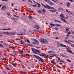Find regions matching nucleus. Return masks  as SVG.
Masks as SVG:
<instances>
[{
    "label": "nucleus",
    "mask_w": 74,
    "mask_h": 74,
    "mask_svg": "<svg viewBox=\"0 0 74 74\" xmlns=\"http://www.w3.org/2000/svg\"><path fill=\"white\" fill-rule=\"evenodd\" d=\"M34 56L38 59L39 60H40V61H41V62H42V63L43 62H44V60H43V59H42L41 57L37 56H36V55H34Z\"/></svg>",
    "instance_id": "1"
},
{
    "label": "nucleus",
    "mask_w": 74,
    "mask_h": 74,
    "mask_svg": "<svg viewBox=\"0 0 74 74\" xmlns=\"http://www.w3.org/2000/svg\"><path fill=\"white\" fill-rule=\"evenodd\" d=\"M40 42H42V44H47L48 43V41L46 39H41L39 40Z\"/></svg>",
    "instance_id": "2"
},
{
    "label": "nucleus",
    "mask_w": 74,
    "mask_h": 74,
    "mask_svg": "<svg viewBox=\"0 0 74 74\" xmlns=\"http://www.w3.org/2000/svg\"><path fill=\"white\" fill-rule=\"evenodd\" d=\"M42 5L44 7H45V8H48V9H51V7L50 6L48 5H46V6L44 5L42 3H41Z\"/></svg>",
    "instance_id": "3"
},
{
    "label": "nucleus",
    "mask_w": 74,
    "mask_h": 74,
    "mask_svg": "<svg viewBox=\"0 0 74 74\" xmlns=\"http://www.w3.org/2000/svg\"><path fill=\"white\" fill-rule=\"evenodd\" d=\"M39 55H40V56L42 57V56L43 57H44L45 58H49V56L48 55L46 56V55H42L41 54H39Z\"/></svg>",
    "instance_id": "4"
},
{
    "label": "nucleus",
    "mask_w": 74,
    "mask_h": 74,
    "mask_svg": "<svg viewBox=\"0 0 74 74\" xmlns=\"http://www.w3.org/2000/svg\"><path fill=\"white\" fill-rule=\"evenodd\" d=\"M31 49L32 51H36V52H38L39 53H41V52H40V51L34 49V48H31Z\"/></svg>",
    "instance_id": "5"
},
{
    "label": "nucleus",
    "mask_w": 74,
    "mask_h": 74,
    "mask_svg": "<svg viewBox=\"0 0 74 74\" xmlns=\"http://www.w3.org/2000/svg\"><path fill=\"white\" fill-rule=\"evenodd\" d=\"M50 25H51V26H55L58 27H59V26H61V25H59V24L55 25L54 24H53L52 23H51L50 24Z\"/></svg>",
    "instance_id": "6"
},
{
    "label": "nucleus",
    "mask_w": 74,
    "mask_h": 74,
    "mask_svg": "<svg viewBox=\"0 0 74 74\" xmlns=\"http://www.w3.org/2000/svg\"><path fill=\"white\" fill-rule=\"evenodd\" d=\"M59 16L61 18V19H62V18H64V19H66V17H64V16H63V15L62 14H60Z\"/></svg>",
    "instance_id": "7"
},
{
    "label": "nucleus",
    "mask_w": 74,
    "mask_h": 74,
    "mask_svg": "<svg viewBox=\"0 0 74 74\" xmlns=\"http://www.w3.org/2000/svg\"><path fill=\"white\" fill-rule=\"evenodd\" d=\"M11 19L12 20V21L14 20V21L15 22L17 23L18 21V18H11Z\"/></svg>",
    "instance_id": "8"
},
{
    "label": "nucleus",
    "mask_w": 74,
    "mask_h": 74,
    "mask_svg": "<svg viewBox=\"0 0 74 74\" xmlns=\"http://www.w3.org/2000/svg\"><path fill=\"white\" fill-rule=\"evenodd\" d=\"M33 40L36 43V44H37V45H38V44H39V42L36 39H34Z\"/></svg>",
    "instance_id": "9"
},
{
    "label": "nucleus",
    "mask_w": 74,
    "mask_h": 74,
    "mask_svg": "<svg viewBox=\"0 0 74 74\" xmlns=\"http://www.w3.org/2000/svg\"><path fill=\"white\" fill-rule=\"evenodd\" d=\"M9 34H10V35H15L16 34V33L14 32H10Z\"/></svg>",
    "instance_id": "10"
},
{
    "label": "nucleus",
    "mask_w": 74,
    "mask_h": 74,
    "mask_svg": "<svg viewBox=\"0 0 74 74\" xmlns=\"http://www.w3.org/2000/svg\"><path fill=\"white\" fill-rule=\"evenodd\" d=\"M45 1H48V3L49 4H51V5H53V3L52 2H51L50 1H47V0H45Z\"/></svg>",
    "instance_id": "11"
},
{
    "label": "nucleus",
    "mask_w": 74,
    "mask_h": 74,
    "mask_svg": "<svg viewBox=\"0 0 74 74\" xmlns=\"http://www.w3.org/2000/svg\"><path fill=\"white\" fill-rule=\"evenodd\" d=\"M5 7H6V5H5L3 6L2 8H1V9H2V10H4L5 9H7V8Z\"/></svg>",
    "instance_id": "12"
},
{
    "label": "nucleus",
    "mask_w": 74,
    "mask_h": 74,
    "mask_svg": "<svg viewBox=\"0 0 74 74\" xmlns=\"http://www.w3.org/2000/svg\"><path fill=\"white\" fill-rule=\"evenodd\" d=\"M59 44V45H60L61 47H67V46L65 45H63L60 44Z\"/></svg>",
    "instance_id": "13"
},
{
    "label": "nucleus",
    "mask_w": 74,
    "mask_h": 74,
    "mask_svg": "<svg viewBox=\"0 0 74 74\" xmlns=\"http://www.w3.org/2000/svg\"><path fill=\"white\" fill-rule=\"evenodd\" d=\"M66 5L68 8H70V3L69 2H67L66 3Z\"/></svg>",
    "instance_id": "14"
},
{
    "label": "nucleus",
    "mask_w": 74,
    "mask_h": 74,
    "mask_svg": "<svg viewBox=\"0 0 74 74\" xmlns=\"http://www.w3.org/2000/svg\"><path fill=\"white\" fill-rule=\"evenodd\" d=\"M66 49H67V51H68L71 49V48L70 47L67 46L66 47Z\"/></svg>",
    "instance_id": "15"
},
{
    "label": "nucleus",
    "mask_w": 74,
    "mask_h": 74,
    "mask_svg": "<svg viewBox=\"0 0 74 74\" xmlns=\"http://www.w3.org/2000/svg\"><path fill=\"white\" fill-rule=\"evenodd\" d=\"M1 59H2V60H7V59L4 58V57H1Z\"/></svg>",
    "instance_id": "16"
},
{
    "label": "nucleus",
    "mask_w": 74,
    "mask_h": 74,
    "mask_svg": "<svg viewBox=\"0 0 74 74\" xmlns=\"http://www.w3.org/2000/svg\"><path fill=\"white\" fill-rule=\"evenodd\" d=\"M61 19L62 21L63 22H65V23H66V22H67V21H66V20L64 19L63 18H61Z\"/></svg>",
    "instance_id": "17"
},
{
    "label": "nucleus",
    "mask_w": 74,
    "mask_h": 74,
    "mask_svg": "<svg viewBox=\"0 0 74 74\" xmlns=\"http://www.w3.org/2000/svg\"><path fill=\"white\" fill-rule=\"evenodd\" d=\"M50 12H52L53 13V12H56V9H54V10H50Z\"/></svg>",
    "instance_id": "18"
},
{
    "label": "nucleus",
    "mask_w": 74,
    "mask_h": 74,
    "mask_svg": "<svg viewBox=\"0 0 74 74\" xmlns=\"http://www.w3.org/2000/svg\"><path fill=\"white\" fill-rule=\"evenodd\" d=\"M60 55L62 57H64V58H65V55H64V54L63 53H60Z\"/></svg>",
    "instance_id": "19"
},
{
    "label": "nucleus",
    "mask_w": 74,
    "mask_h": 74,
    "mask_svg": "<svg viewBox=\"0 0 74 74\" xmlns=\"http://www.w3.org/2000/svg\"><path fill=\"white\" fill-rule=\"evenodd\" d=\"M22 34H17V35H18V36H19L20 35H23V34H24L25 33V32L24 31L23 32V33H22Z\"/></svg>",
    "instance_id": "20"
},
{
    "label": "nucleus",
    "mask_w": 74,
    "mask_h": 74,
    "mask_svg": "<svg viewBox=\"0 0 74 74\" xmlns=\"http://www.w3.org/2000/svg\"><path fill=\"white\" fill-rule=\"evenodd\" d=\"M35 28H36V29H38L39 28V26L38 25H36L35 27Z\"/></svg>",
    "instance_id": "21"
},
{
    "label": "nucleus",
    "mask_w": 74,
    "mask_h": 74,
    "mask_svg": "<svg viewBox=\"0 0 74 74\" xmlns=\"http://www.w3.org/2000/svg\"><path fill=\"white\" fill-rule=\"evenodd\" d=\"M4 34H10V33L8 32H3Z\"/></svg>",
    "instance_id": "22"
},
{
    "label": "nucleus",
    "mask_w": 74,
    "mask_h": 74,
    "mask_svg": "<svg viewBox=\"0 0 74 74\" xmlns=\"http://www.w3.org/2000/svg\"><path fill=\"white\" fill-rule=\"evenodd\" d=\"M46 11V10H45V9H43L42 11V12H43V13H45Z\"/></svg>",
    "instance_id": "23"
},
{
    "label": "nucleus",
    "mask_w": 74,
    "mask_h": 74,
    "mask_svg": "<svg viewBox=\"0 0 74 74\" xmlns=\"http://www.w3.org/2000/svg\"><path fill=\"white\" fill-rule=\"evenodd\" d=\"M23 51L22 50L19 51V53L20 54H22V53H23Z\"/></svg>",
    "instance_id": "24"
},
{
    "label": "nucleus",
    "mask_w": 74,
    "mask_h": 74,
    "mask_svg": "<svg viewBox=\"0 0 74 74\" xmlns=\"http://www.w3.org/2000/svg\"><path fill=\"white\" fill-rule=\"evenodd\" d=\"M58 11H60V10H63V9L62 8L60 7L58 9Z\"/></svg>",
    "instance_id": "25"
},
{
    "label": "nucleus",
    "mask_w": 74,
    "mask_h": 74,
    "mask_svg": "<svg viewBox=\"0 0 74 74\" xmlns=\"http://www.w3.org/2000/svg\"><path fill=\"white\" fill-rule=\"evenodd\" d=\"M38 12L39 14H41V13H42V11H41V10H38Z\"/></svg>",
    "instance_id": "26"
},
{
    "label": "nucleus",
    "mask_w": 74,
    "mask_h": 74,
    "mask_svg": "<svg viewBox=\"0 0 74 74\" xmlns=\"http://www.w3.org/2000/svg\"><path fill=\"white\" fill-rule=\"evenodd\" d=\"M29 18L30 19H33V17H32V16H29Z\"/></svg>",
    "instance_id": "27"
},
{
    "label": "nucleus",
    "mask_w": 74,
    "mask_h": 74,
    "mask_svg": "<svg viewBox=\"0 0 74 74\" xmlns=\"http://www.w3.org/2000/svg\"><path fill=\"white\" fill-rule=\"evenodd\" d=\"M54 21H55V22H58L59 23H61V22L58 20H54Z\"/></svg>",
    "instance_id": "28"
},
{
    "label": "nucleus",
    "mask_w": 74,
    "mask_h": 74,
    "mask_svg": "<svg viewBox=\"0 0 74 74\" xmlns=\"http://www.w3.org/2000/svg\"><path fill=\"white\" fill-rule=\"evenodd\" d=\"M21 43V44H23V45H24L25 44V43H24V42H23V41H22V40H21V41H20Z\"/></svg>",
    "instance_id": "29"
},
{
    "label": "nucleus",
    "mask_w": 74,
    "mask_h": 74,
    "mask_svg": "<svg viewBox=\"0 0 74 74\" xmlns=\"http://www.w3.org/2000/svg\"><path fill=\"white\" fill-rule=\"evenodd\" d=\"M69 53H73V52H72V51L71 50H69L68 51H67Z\"/></svg>",
    "instance_id": "30"
},
{
    "label": "nucleus",
    "mask_w": 74,
    "mask_h": 74,
    "mask_svg": "<svg viewBox=\"0 0 74 74\" xmlns=\"http://www.w3.org/2000/svg\"><path fill=\"white\" fill-rule=\"evenodd\" d=\"M59 61H60V62H62L61 60H60V58H58V61H57V62L58 63H59Z\"/></svg>",
    "instance_id": "31"
},
{
    "label": "nucleus",
    "mask_w": 74,
    "mask_h": 74,
    "mask_svg": "<svg viewBox=\"0 0 74 74\" xmlns=\"http://www.w3.org/2000/svg\"><path fill=\"white\" fill-rule=\"evenodd\" d=\"M66 32H69V28H67L66 29Z\"/></svg>",
    "instance_id": "32"
},
{
    "label": "nucleus",
    "mask_w": 74,
    "mask_h": 74,
    "mask_svg": "<svg viewBox=\"0 0 74 74\" xmlns=\"http://www.w3.org/2000/svg\"><path fill=\"white\" fill-rule=\"evenodd\" d=\"M52 52H53V53H54L55 52H52V51H49L48 52V53H52Z\"/></svg>",
    "instance_id": "33"
},
{
    "label": "nucleus",
    "mask_w": 74,
    "mask_h": 74,
    "mask_svg": "<svg viewBox=\"0 0 74 74\" xmlns=\"http://www.w3.org/2000/svg\"><path fill=\"white\" fill-rule=\"evenodd\" d=\"M31 5L32 6H33V7H36L37 5L35 4V5Z\"/></svg>",
    "instance_id": "34"
},
{
    "label": "nucleus",
    "mask_w": 74,
    "mask_h": 74,
    "mask_svg": "<svg viewBox=\"0 0 74 74\" xmlns=\"http://www.w3.org/2000/svg\"><path fill=\"white\" fill-rule=\"evenodd\" d=\"M67 61H68V62H71V61L69 59H67Z\"/></svg>",
    "instance_id": "35"
},
{
    "label": "nucleus",
    "mask_w": 74,
    "mask_h": 74,
    "mask_svg": "<svg viewBox=\"0 0 74 74\" xmlns=\"http://www.w3.org/2000/svg\"><path fill=\"white\" fill-rule=\"evenodd\" d=\"M11 48L13 49V50H14L15 49V47H14L12 46L11 47Z\"/></svg>",
    "instance_id": "36"
},
{
    "label": "nucleus",
    "mask_w": 74,
    "mask_h": 74,
    "mask_svg": "<svg viewBox=\"0 0 74 74\" xmlns=\"http://www.w3.org/2000/svg\"><path fill=\"white\" fill-rule=\"evenodd\" d=\"M6 69H7L8 70H10V68H9V67L8 66H7Z\"/></svg>",
    "instance_id": "37"
},
{
    "label": "nucleus",
    "mask_w": 74,
    "mask_h": 74,
    "mask_svg": "<svg viewBox=\"0 0 74 74\" xmlns=\"http://www.w3.org/2000/svg\"><path fill=\"white\" fill-rule=\"evenodd\" d=\"M34 32H38V30L37 29L34 30Z\"/></svg>",
    "instance_id": "38"
},
{
    "label": "nucleus",
    "mask_w": 74,
    "mask_h": 74,
    "mask_svg": "<svg viewBox=\"0 0 74 74\" xmlns=\"http://www.w3.org/2000/svg\"><path fill=\"white\" fill-rule=\"evenodd\" d=\"M25 55L26 56H31V55H30L27 54H25Z\"/></svg>",
    "instance_id": "39"
},
{
    "label": "nucleus",
    "mask_w": 74,
    "mask_h": 74,
    "mask_svg": "<svg viewBox=\"0 0 74 74\" xmlns=\"http://www.w3.org/2000/svg\"><path fill=\"white\" fill-rule=\"evenodd\" d=\"M11 64L12 65H17V64L16 63H12Z\"/></svg>",
    "instance_id": "40"
},
{
    "label": "nucleus",
    "mask_w": 74,
    "mask_h": 74,
    "mask_svg": "<svg viewBox=\"0 0 74 74\" xmlns=\"http://www.w3.org/2000/svg\"><path fill=\"white\" fill-rule=\"evenodd\" d=\"M66 12H68L69 13L70 12V11L67 10L66 9Z\"/></svg>",
    "instance_id": "41"
},
{
    "label": "nucleus",
    "mask_w": 74,
    "mask_h": 74,
    "mask_svg": "<svg viewBox=\"0 0 74 74\" xmlns=\"http://www.w3.org/2000/svg\"><path fill=\"white\" fill-rule=\"evenodd\" d=\"M55 29L56 30H58L59 29V28H58L57 27H56L55 28Z\"/></svg>",
    "instance_id": "42"
},
{
    "label": "nucleus",
    "mask_w": 74,
    "mask_h": 74,
    "mask_svg": "<svg viewBox=\"0 0 74 74\" xmlns=\"http://www.w3.org/2000/svg\"><path fill=\"white\" fill-rule=\"evenodd\" d=\"M51 63L53 64L55 63V62H54V61H53L52 60V61H51Z\"/></svg>",
    "instance_id": "43"
},
{
    "label": "nucleus",
    "mask_w": 74,
    "mask_h": 74,
    "mask_svg": "<svg viewBox=\"0 0 74 74\" xmlns=\"http://www.w3.org/2000/svg\"><path fill=\"white\" fill-rule=\"evenodd\" d=\"M8 42H10V43H12L13 42L12 41H11L10 40H8Z\"/></svg>",
    "instance_id": "44"
},
{
    "label": "nucleus",
    "mask_w": 74,
    "mask_h": 74,
    "mask_svg": "<svg viewBox=\"0 0 74 74\" xmlns=\"http://www.w3.org/2000/svg\"><path fill=\"white\" fill-rule=\"evenodd\" d=\"M51 55H52V56H56V54H51Z\"/></svg>",
    "instance_id": "45"
},
{
    "label": "nucleus",
    "mask_w": 74,
    "mask_h": 74,
    "mask_svg": "<svg viewBox=\"0 0 74 74\" xmlns=\"http://www.w3.org/2000/svg\"><path fill=\"white\" fill-rule=\"evenodd\" d=\"M11 29L10 28H9L8 29H7V30H11Z\"/></svg>",
    "instance_id": "46"
},
{
    "label": "nucleus",
    "mask_w": 74,
    "mask_h": 74,
    "mask_svg": "<svg viewBox=\"0 0 74 74\" xmlns=\"http://www.w3.org/2000/svg\"><path fill=\"white\" fill-rule=\"evenodd\" d=\"M57 67H59V68H62V67L61 66H59V65H57Z\"/></svg>",
    "instance_id": "47"
},
{
    "label": "nucleus",
    "mask_w": 74,
    "mask_h": 74,
    "mask_svg": "<svg viewBox=\"0 0 74 74\" xmlns=\"http://www.w3.org/2000/svg\"><path fill=\"white\" fill-rule=\"evenodd\" d=\"M71 45L74 48V44H71Z\"/></svg>",
    "instance_id": "48"
},
{
    "label": "nucleus",
    "mask_w": 74,
    "mask_h": 74,
    "mask_svg": "<svg viewBox=\"0 0 74 74\" xmlns=\"http://www.w3.org/2000/svg\"><path fill=\"white\" fill-rule=\"evenodd\" d=\"M28 2H30V3H32V1L31 0H28Z\"/></svg>",
    "instance_id": "49"
},
{
    "label": "nucleus",
    "mask_w": 74,
    "mask_h": 74,
    "mask_svg": "<svg viewBox=\"0 0 74 74\" xmlns=\"http://www.w3.org/2000/svg\"><path fill=\"white\" fill-rule=\"evenodd\" d=\"M6 14L8 15H10V14L9 12H7L6 13Z\"/></svg>",
    "instance_id": "50"
},
{
    "label": "nucleus",
    "mask_w": 74,
    "mask_h": 74,
    "mask_svg": "<svg viewBox=\"0 0 74 74\" xmlns=\"http://www.w3.org/2000/svg\"><path fill=\"white\" fill-rule=\"evenodd\" d=\"M15 40H18V41L21 40H20V39H18V38L15 39Z\"/></svg>",
    "instance_id": "51"
},
{
    "label": "nucleus",
    "mask_w": 74,
    "mask_h": 74,
    "mask_svg": "<svg viewBox=\"0 0 74 74\" xmlns=\"http://www.w3.org/2000/svg\"><path fill=\"white\" fill-rule=\"evenodd\" d=\"M71 34V32H68L67 33V34Z\"/></svg>",
    "instance_id": "52"
},
{
    "label": "nucleus",
    "mask_w": 74,
    "mask_h": 74,
    "mask_svg": "<svg viewBox=\"0 0 74 74\" xmlns=\"http://www.w3.org/2000/svg\"><path fill=\"white\" fill-rule=\"evenodd\" d=\"M27 42L29 43L30 42V41H29V40L28 39L27 40Z\"/></svg>",
    "instance_id": "53"
},
{
    "label": "nucleus",
    "mask_w": 74,
    "mask_h": 74,
    "mask_svg": "<svg viewBox=\"0 0 74 74\" xmlns=\"http://www.w3.org/2000/svg\"><path fill=\"white\" fill-rule=\"evenodd\" d=\"M9 55L10 56H15V55H12V54H10Z\"/></svg>",
    "instance_id": "54"
},
{
    "label": "nucleus",
    "mask_w": 74,
    "mask_h": 74,
    "mask_svg": "<svg viewBox=\"0 0 74 74\" xmlns=\"http://www.w3.org/2000/svg\"><path fill=\"white\" fill-rule=\"evenodd\" d=\"M69 13L70 14H71V15H72L73 14V12H70Z\"/></svg>",
    "instance_id": "55"
},
{
    "label": "nucleus",
    "mask_w": 74,
    "mask_h": 74,
    "mask_svg": "<svg viewBox=\"0 0 74 74\" xmlns=\"http://www.w3.org/2000/svg\"><path fill=\"white\" fill-rule=\"evenodd\" d=\"M28 46H32L33 45H32L28 44L27 45Z\"/></svg>",
    "instance_id": "56"
},
{
    "label": "nucleus",
    "mask_w": 74,
    "mask_h": 74,
    "mask_svg": "<svg viewBox=\"0 0 74 74\" xmlns=\"http://www.w3.org/2000/svg\"><path fill=\"white\" fill-rule=\"evenodd\" d=\"M3 45H7V44L5 43H3Z\"/></svg>",
    "instance_id": "57"
},
{
    "label": "nucleus",
    "mask_w": 74,
    "mask_h": 74,
    "mask_svg": "<svg viewBox=\"0 0 74 74\" xmlns=\"http://www.w3.org/2000/svg\"><path fill=\"white\" fill-rule=\"evenodd\" d=\"M34 53H36V54H37V55H38V54L36 52V51H34Z\"/></svg>",
    "instance_id": "58"
},
{
    "label": "nucleus",
    "mask_w": 74,
    "mask_h": 74,
    "mask_svg": "<svg viewBox=\"0 0 74 74\" xmlns=\"http://www.w3.org/2000/svg\"><path fill=\"white\" fill-rule=\"evenodd\" d=\"M32 43L34 44H36V43L34 42H32Z\"/></svg>",
    "instance_id": "59"
},
{
    "label": "nucleus",
    "mask_w": 74,
    "mask_h": 74,
    "mask_svg": "<svg viewBox=\"0 0 74 74\" xmlns=\"http://www.w3.org/2000/svg\"><path fill=\"white\" fill-rule=\"evenodd\" d=\"M56 39H59V37H56Z\"/></svg>",
    "instance_id": "60"
},
{
    "label": "nucleus",
    "mask_w": 74,
    "mask_h": 74,
    "mask_svg": "<svg viewBox=\"0 0 74 74\" xmlns=\"http://www.w3.org/2000/svg\"><path fill=\"white\" fill-rule=\"evenodd\" d=\"M41 7V5H38V7Z\"/></svg>",
    "instance_id": "61"
},
{
    "label": "nucleus",
    "mask_w": 74,
    "mask_h": 74,
    "mask_svg": "<svg viewBox=\"0 0 74 74\" xmlns=\"http://www.w3.org/2000/svg\"><path fill=\"white\" fill-rule=\"evenodd\" d=\"M61 61H62V63H64V62H64V60H61Z\"/></svg>",
    "instance_id": "62"
},
{
    "label": "nucleus",
    "mask_w": 74,
    "mask_h": 74,
    "mask_svg": "<svg viewBox=\"0 0 74 74\" xmlns=\"http://www.w3.org/2000/svg\"><path fill=\"white\" fill-rule=\"evenodd\" d=\"M54 9V8L50 7V9Z\"/></svg>",
    "instance_id": "63"
},
{
    "label": "nucleus",
    "mask_w": 74,
    "mask_h": 74,
    "mask_svg": "<svg viewBox=\"0 0 74 74\" xmlns=\"http://www.w3.org/2000/svg\"><path fill=\"white\" fill-rule=\"evenodd\" d=\"M54 2H55V3L56 2V0H53V1Z\"/></svg>",
    "instance_id": "64"
}]
</instances>
